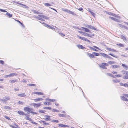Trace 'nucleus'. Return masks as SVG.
<instances>
[{
  "label": "nucleus",
  "mask_w": 128,
  "mask_h": 128,
  "mask_svg": "<svg viewBox=\"0 0 128 128\" xmlns=\"http://www.w3.org/2000/svg\"><path fill=\"white\" fill-rule=\"evenodd\" d=\"M0 100L2 102L4 103L5 104H6V101L4 98L3 99H0Z\"/></svg>",
  "instance_id": "20"
},
{
  "label": "nucleus",
  "mask_w": 128,
  "mask_h": 128,
  "mask_svg": "<svg viewBox=\"0 0 128 128\" xmlns=\"http://www.w3.org/2000/svg\"><path fill=\"white\" fill-rule=\"evenodd\" d=\"M106 13L107 14H108L112 16V14H113L112 12H106Z\"/></svg>",
  "instance_id": "43"
},
{
  "label": "nucleus",
  "mask_w": 128,
  "mask_h": 128,
  "mask_svg": "<svg viewBox=\"0 0 128 128\" xmlns=\"http://www.w3.org/2000/svg\"><path fill=\"white\" fill-rule=\"evenodd\" d=\"M6 15H7L8 16V17L9 18H11L12 17V16L11 14L10 13L7 12H6Z\"/></svg>",
  "instance_id": "16"
},
{
  "label": "nucleus",
  "mask_w": 128,
  "mask_h": 128,
  "mask_svg": "<svg viewBox=\"0 0 128 128\" xmlns=\"http://www.w3.org/2000/svg\"><path fill=\"white\" fill-rule=\"evenodd\" d=\"M44 5L46 6H52V5L48 3H45L44 4Z\"/></svg>",
  "instance_id": "29"
},
{
  "label": "nucleus",
  "mask_w": 128,
  "mask_h": 128,
  "mask_svg": "<svg viewBox=\"0 0 128 128\" xmlns=\"http://www.w3.org/2000/svg\"><path fill=\"white\" fill-rule=\"evenodd\" d=\"M68 13L74 15H76L74 12L70 10L69 11Z\"/></svg>",
  "instance_id": "31"
},
{
  "label": "nucleus",
  "mask_w": 128,
  "mask_h": 128,
  "mask_svg": "<svg viewBox=\"0 0 128 128\" xmlns=\"http://www.w3.org/2000/svg\"><path fill=\"white\" fill-rule=\"evenodd\" d=\"M108 48V50L110 51H111L112 52H116V51L114 50V49H111L110 48Z\"/></svg>",
  "instance_id": "21"
},
{
  "label": "nucleus",
  "mask_w": 128,
  "mask_h": 128,
  "mask_svg": "<svg viewBox=\"0 0 128 128\" xmlns=\"http://www.w3.org/2000/svg\"><path fill=\"white\" fill-rule=\"evenodd\" d=\"M124 96L128 98V94H123Z\"/></svg>",
  "instance_id": "64"
},
{
  "label": "nucleus",
  "mask_w": 128,
  "mask_h": 128,
  "mask_svg": "<svg viewBox=\"0 0 128 128\" xmlns=\"http://www.w3.org/2000/svg\"><path fill=\"white\" fill-rule=\"evenodd\" d=\"M52 122H56L57 123L58 122H59V121L58 120H53L52 121Z\"/></svg>",
  "instance_id": "45"
},
{
  "label": "nucleus",
  "mask_w": 128,
  "mask_h": 128,
  "mask_svg": "<svg viewBox=\"0 0 128 128\" xmlns=\"http://www.w3.org/2000/svg\"><path fill=\"white\" fill-rule=\"evenodd\" d=\"M33 100H34V102H37L38 101H40L39 98L34 99Z\"/></svg>",
  "instance_id": "36"
},
{
  "label": "nucleus",
  "mask_w": 128,
  "mask_h": 128,
  "mask_svg": "<svg viewBox=\"0 0 128 128\" xmlns=\"http://www.w3.org/2000/svg\"><path fill=\"white\" fill-rule=\"evenodd\" d=\"M78 9L80 11H81L82 12L84 10H83V8H80V7L79 9L78 8Z\"/></svg>",
  "instance_id": "58"
},
{
  "label": "nucleus",
  "mask_w": 128,
  "mask_h": 128,
  "mask_svg": "<svg viewBox=\"0 0 128 128\" xmlns=\"http://www.w3.org/2000/svg\"><path fill=\"white\" fill-rule=\"evenodd\" d=\"M113 81L115 83H117L120 82V81L118 80H113Z\"/></svg>",
  "instance_id": "27"
},
{
  "label": "nucleus",
  "mask_w": 128,
  "mask_h": 128,
  "mask_svg": "<svg viewBox=\"0 0 128 128\" xmlns=\"http://www.w3.org/2000/svg\"><path fill=\"white\" fill-rule=\"evenodd\" d=\"M18 96L22 97H24L26 96V94L24 93H22L19 94Z\"/></svg>",
  "instance_id": "13"
},
{
  "label": "nucleus",
  "mask_w": 128,
  "mask_h": 128,
  "mask_svg": "<svg viewBox=\"0 0 128 128\" xmlns=\"http://www.w3.org/2000/svg\"><path fill=\"white\" fill-rule=\"evenodd\" d=\"M64 9V10L65 11V12H66L68 13L69 12V11H70L69 10L67 9Z\"/></svg>",
  "instance_id": "53"
},
{
  "label": "nucleus",
  "mask_w": 128,
  "mask_h": 128,
  "mask_svg": "<svg viewBox=\"0 0 128 128\" xmlns=\"http://www.w3.org/2000/svg\"><path fill=\"white\" fill-rule=\"evenodd\" d=\"M78 32L84 35V36H88L90 37H92V36H90V34H88L86 32H82L80 31H78Z\"/></svg>",
  "instance_id": "1"
},
{
  "label": "nucleus",
  "mask_w": 128,
  "mask_h": 128,
  "mask_svg": "<svg viewBox=\"0 0 128 128\" xmlns=\"http://www.w3.org/2000/svg\"><path fill=\"white\" fill-rule=\"evenodd\" d=\"M114 68H119L120 67V66L118 65H114Z\"/></svg>",
  "instance_id": "46"
},
{
  "label": "nucleus",
  "mask_w": 128,
  "mask_h": 128,
  "mask_svg": "<svg viewBox=\"0 0 128 128\" xmlns=\"http://www.w3.org/2000/svg\"><path fill=\"white\" fill-rule=\"evenodd\" d=\"M42 18H44L46 20H48L49 19V17H48V16H44V15L43 16Z\"/></svg>",
  "instance_id": "34"
},
{
  "label": "nucleus",
  "mask_w": 128,
  "mask_h": 128,
  "mask_svg": "<svg viewBox=\"0 0 128 128\" xmlns=\"http://www.w3.org/2000/svg\"><path fill=\"white\" fill-rule=\"evenodd\" d=\"M34 12L36 14H38L39 13V12L38 11L36 10H34Z\"/></svg>",
  "instance_id": "59"
},
{
  "label": "nucleus",
  "mask_w": 128,
  "mask_h": 128,
  "mask_svg": "<svg viewBox=\"0 0 128 128\" xmlns=\"http://www.w3.org/2000/svg\"><path fill=\"white\" fill-rule=\"evenodd\" d=\"M52 111L53 112H59V111L55 109H53L52 110Z\"/></svg>",
  "instance_id": "40"
},
{
  "label": "nucleus",
  "mask_w": 128,
  "mask_h": 128,
  "mask_svg": "<svg viewBox=\"0 0 128 128\" xmlns=\"http://www.w3.org/2000/svg\"><path fill=\"white\" fill-rule=\"evenodd\" d=\"M49 124L48 123L46 122L45 121H44V123L43 125L44 126H47L49 125Z\"/></svg>",
  "instance_id": "48"
},
{
  "label": "nucleus",
  "mask_w": 128,
  "mask_h": 128,
  "mask_svg": "<svg viewBox=\"0 0 128 128\" xmlns=\"http://www.w3.org/2000/svg\"><path fill=\"white\" fill-rule=\"evenodd\" d=\"M58 115L60 117H64L66 116L64 114H59Z\"/></svg>",
  "instance_id": "44"
},
{
  "label": "nucleus",
  "mask_w": 128,
  "mask_h": 128,
  "mask_svg": "<svg viewBox=\"0 0 128 128\" xmlns=\"http://www.w3.org/2000/svg\"><path fill=\"white\" fill-rule=\"evenodd\" d=\"M77 36L80 39H81V40H85V38L84 37L80 36H79L78 35H77Z\"/></svg>",
  "instance_id": "22"
},
{
  "label": "nucleus",
  "mask_w": 128,
  "mask_h": 128,
  "mask_svg": "<svg viewBox=\"0 0 128 128\" xmlns=\"http://www.w3.org/2000/svg\"><path fill=\"white\" fill-rule=\"evenodd\" d=\"M41 105V104L40 103H38L36 104V107H38L40 106Z\"/></svg>",
  "instance_id": "55"
},
{
  "label": "nucleus",
  "mask_w": 128,
  "mask_h": 128,
  "mask_svg": "<svg viewBox=\"0 0 128 128\" xmlns=\"http://www.w3.org/2000/svg\"><path fill=\"white\" fill-rule=\"evenodd\" d=\"M85 26L86 27H88L89 28H90L93 30H97V29L95 28L94 27L92 26L91 25H88L87 24H85Z\"/></svg>",
  "instance_id": "2"
},
{
  "label": "nucleus",
  "mask_w": 128,
  "mask_h": 128,
  "mask_svg": "<svg viewBox=\"0 0 128 128\" xmlns=\"http://www.w3.org/2000/svg\"><path fill=\"white\" fill-rule=\"evenodd\" d=\"M33 17L38 19L39 20H40L41 19V18L39 17L38 16H36L35 15L34 16H33Z\"/></svg>",
  "instance_id": "35"
},
{
  "label": "nucleus",
  "mask_w": 128,
  "mask_h": 128,
  "mask_svg": "<svg viewBox=\"0 0 128 128\" xmlns=\"http://www.w3.org/2000/svg\"><path fill=\"white\" fill-rule=\"evenodd\" d=\"M0 11L3 12H6L7 11L4 10L0 8Z\"/></svg>",
  "instance_id": "42"
},
{
  "label": "nucleus",
  "mask_w": 128,
  "mask_h": 128,
  "mask_svg": "<svg viewBox=\"0 0 128 128\" xmlns=\"http://www.w3.org/2000/svg\"><path fill=\"white\" fill-rule=\"evenodd\" d=\"M4 109L7 110H10L11 109L10 107L8 106H4Z\"/></svg>",
  "instance_id": "25"
},
{
  "label": "nucleus",
  "mask_w": 128,
  "mask_h": 128,
  "mask_svg": "<svg viewBox=\"0 0 128 128\" xmlns=\"http://www.w3.org/2000/svg\"><path fill=\"white\" fill-rule=\"evenodd\" d=\"M39 112H40L42 113H44V110H39Z\"/></svg>",
  "instance_id": "54"
},
{
  "label": "nucleus",
  "mask_w": 128,
  "mask_h": 128,
  "mask_svg": "<svg viewBox=\"0 0 128 128\" xmlns=\"http://www.w3.org/2000/svg\"><path fill=\"white\" fill-rule=\"evenodd\" d=\"M106 75L111 77L113 76V75L110 73H107L106 74Z\"/></svg>",
  "instance_id": "49"
},
{
  "label": "nucleus",
  "mask_w": 128,
  "mask_h": 128,
  "mask_svg": "<svg viewBox=\"0 0 128 128\" xmlns=\"http://www.w3.org/2000/svg\"><path fill=\"white\" fill-rule=\"evenodd\" d=\"M84 41L88 42H90V40H89L88 39H87L86 38H85Z\"/></svg>",
  "instance_id": "63"
},
{
  "label": "nucleus",
  "mask_w": 128,
  "mask_h": 128,
  "mask_svg": "<svg viewBox=\"0 0 128 128\" xmlns=\"http://www.w3.org/2000/svg\"><path fill=\"white\" fill-rule=\"evenodd\" d=\"M89 12L90 13V14H91L92 16L95 17V14H94V12H93L91 11H89Z\"/></svg>",
  "instance_id": "30"
},
{
  "label": "nucleus",
  "mask_w": 128,
  "mask_h": 128,
  "mask_svg": "<svg viewBox=\"0 0 128 128\" xmlns=\"http://www.w3.org/2000/svg\"><path fill=\"white\" fill-rule=\"evenodd\" d=\"M109 18H110V19L114 20V21H116V20H117V19H116V18H114V17H111V16H110L109 17Z\"/></svg>",
  "instance_id": "33"
},
{
  "label": "nucleus",
  "mask_w": 128,
  "mask_h": 128,
  "mask_svg": "<svg viewBox=\"0 0 128 128\" xmlns=\"http://www.w3.org/2000/svg\"><path fill=\"white\" fill-rule=\"evenodd\" d=\"M44 116L46 118L44 119L45 120L50 121L51 120V119L50 118L51 116L46 115Z\"/></svg>",
  "instance_id": "4"
},
{
  "label": "nucleus",
  "mask_w": 128,
  "mask_h": 128,
  "mask_svg": "<svg viewBox=\"0 0 128 128\" xmlns=\"http://www.w3.org/2000/svg\"><path fill=\"white\" fill-rule=\"evenodd\" d=\"M17 21L23 27H24V25L20 21H19L18 20H17Z\"/></svg>",
  "instance_id": "37"
},
{
  "label": "nucleus",
  "mask_w": 128,
  "mask_h": 128,
  "mask_svg": "<svg viewBox=\"0 0 128 128\" xmlns=\"http://www.w3.org/2000/svg\"><path fill=\"white\" fill-rule=\"evenodd\" d=\"M4 117L5 118H6V119L8 120H11V119L10 118H9L8 117V116H4Z\"/></svg>",
  "instance_id": "50"
},
{
  "label": "nucleus",
  "mask_w": 128,
  "mask_h": 128,
  "mask_svg": "<svg viewBox=\"0 0 128 128\" xmlns=\"http://www.w3.org/2000/svg\"><path fill=\"white\" fill-rule=\"evenodd\" d=\"M18 113L20 115H24L25 116H27V114H25L21 110L18 111Z\"/></svg>",
  "instance_id": "5"
},
{
  "label": "nucleus",
  "mask_w": 128,
  "mask_h": 128,
  "mask_svg": "<svg viewBox=\"0 0 128 128\" xmlns=\"http://www.w3.org/2000/svg\"><path fill=\"white\" fill-rule=\"evenodd\" d=\"M108 63L109 64H114L115 63V62H113V61H109V62H108Z\"/></svg>",
  "instance_id": "47"
},
{
  "label": "nucleus",
  "mask_w": 128,
  "mask_h": 128,
  "mask_svg": "<svg viewBox=\"0 0 128 128\" xmlns=\"http://www.w3.org/2000/svg\"><path fill=\"white\" fill-rule=\"evenodd\" d=\"M92 54H94V56H99L100 55L97 52H93L92 53Z\"/></svg>",
  "instance_id": "23"
},
{
  "label": "nucleus",
  "mask_w": 128,
  "mask_h": 128,
  "mask_svg": "<svg viewBox=\"0 0 128 128\" xmlns=\"http://www.w3.org/2000/svg\"><path fill=\"white\" fill-rule=\"evenodd\" d=\"M120 98L123 101H128V99L126 98L124 96H120Z\"/></svg>",
  "instance_id": "6"
},
{
  "label": "nucleus",
  "mask_w": 128,
  "mask_h": 128,
  "mask_svg": "<svg viewBox=\"0 0 128 128\" xmlns=\"http://www.w3.org/2000/svg\"><path fill=\"white\" fill-rule=\"evenodd\" d=\"M28 85L29 86H36V84H29Z\"/></svg>",
  "instance_id": "38"
},
{
  "label": "nucleus",
  "mask_w": 128,
  "mask_h": 128,
  "mask_svg": "<svg viewBox=\"0 0 128 128\" xmlns=\"http://www.w3.org/2000/svg\"><path fill=\"white\" fill-rule=\"evenodd\" d=\"M100 54H101V55L102 56L104 57H105V54H104V53H100Z\"/></svg>",
  "instance_id": "56"
},
{
  "label": "nucleus",
  "mask_w": 128,
  "mask_h": 128,
  "mask_svg": "<svg viewBox=\"0 0 128 128\" xmlns=\"http://www.w3.org/2000/svg\"><path fill=\"white\" fill-rule=\"evenodd\" d=\"M122 66L125 69L127 70L128 69V66L126 65L125 64H122Z\"/></svg>",
  "instance_id": "10"
},
{
  "label": "nucleus",
  "mask_w": 128,
  "mask_h": 128,
  "mask_svg": "<svg viewBox=\"0 0 128 128\" xmlns=\"http://www.w3.org/2000/svg\"><path fill=\"white\" fill-rule=\"evenodd\" d=\"M88 54L89 55V56L90 58H94V54L89 53H88Z\"/></svg>",
  "instance_id": "24"
},
{
  "label": "nucleus",
  "mask_w": 128,
  "mask_h": 128,
  "mask_svg": "<svg viewBox=\"0 0 128 128\" xmlns=\"http://www.w3.org/2000/svg\"><path fill=\"white\" fill-rule=\"evenodd\" d=\"M119 36L123 40H127L126 37L122 35H120Z\"/></svg>",
  "instance_id": "12"
},
{
  "label": "nucleus",
  "mask_w": 128,
  "mask_h": 128,
  "mask_svg": "<svg viewBox=\"0 0 128 128\" xmlns=\"http://www.w3.org/2000/svg\"><path fill=\"white\" fill-rule=\"evenodd\" d=\"M24 110L25 111L29 112V110H31V108L28 107H26L24 108Z\"/></svg>",
  "instance_id": "11"
},
{
  "label": "nucleus",
  "mask_w": 128,
  "mask_h": 128,
  "mask_svg": "<svg viewBox=\"0 0 128 128\" xmlns=\"http://www.w3.org/2000/svg\"><path fill=\"white\" fill-rule=\"evenodd\" d=\"M124 86L126 87H128V84L126 83H125L124 84Z\"/></svg>",
  "instance_id": "60"
},
{
  "label": "nucleus",
  "mask_w": 128,
  "mask_h": 128,
  "mask_svg": "<svg viewBox=\"0 0 128 128\" xmlns=\"http://www.w3.org/2000/svg\"><path fill=\"white\" fill-rule=\"evenodd\" d=\"M82 30H84L85 32H88L90 31L89 30L86 28L82 27Z\"/></svg>",
  "instance_id": "8"
},
{
  "label": "nucleus",
  "mask_w": 128,
  "mask_h": 128,
  "mask_svg": "<svg viewBox=\"0 0 128 128\" xmlns=\"http://www.w3.org/2000/svg\"><path fill=\"white\" fill-rule=\"evenodd\" d=\"M44 104L45 105H50L51 104L49 102H45L44 103Z\"/></svg>",
  "instance_id": "28"
},
{
  "label": "nucleus",
  "mask_w": 128,
  "mask_h": 128,
  "mask_svg": "<svg viewBox=\"0 0 128 128\" xmlns=\"http://www.w3.org/2000/svg\"><path fill=\"white\" fill-rule=\"evenodd\" d=\"M119 26H120L122 28H126V29L127 28L126 26H125L122 24H119Z\"/></svg>",
  "instance_id": "18"
},
{
  "label": "nucleus",
  "mask_w": 128,
  "mask_h": 128,
  "mask_svg": "<svg viewBox=\"0 0 128 128\" xmlns=\"http://www.w3.org/2000/svg\"><path fill=\"white\" fill-rule=\"evenodd\" d=\"M58 125L60 127H68L69 126L66 124H58Z\"/></svg>",
  "instance_id": "7"
},
{
  "label": "nucleus",
  "mask_w": 128,
  "mask_h": 128,
  "mask_svg": "<svg viewBox=\"0 0 128 128\" xmlns=\"http://www.w3.org/2000/svg\"><path fill=\"white\" fill-rule=\"evenodd\" d=\"M34 94H37L38 95H42L43 94V92H34Z\"/></svg>",
  "instance_id": "15"
},
{
  "label": "nucleus",
  "mask_w": 128,
  "mask_h": 128,
  "mask_svg": "<svg viewBox=\"0 0 128 128\" xmlns=\"http://www.w3.org/2000/svg\"><path fill=\"white\" fill-rule=\"evenodd\" d=\"M100 67L103 69H106L107 68L106 67H105V66L104 65V64H102V63L101 64H100Z\"/></svg>",
  "instance_id": "14"
},
{
  "label": "nucleus",
  "mask_w": 128,
  "mask_h": 128,
  "mask_svg": "<svg viewBox=\"0 0 128 128\" xmlns=\"http://www.w3.org/2000/svg\"><path fill=\"white\" fill-rule=\"evenodd\" d=\"M43 108L45 109H48L49 110H50L52 109L51 108L48 107H44Z\"/></svg>",
  "instance_id": "26"
},
{
  "label": "nucleus",
  "mask_w": 128,
  "mask_h": 128,
  "mask_svg": "<svg viewBox=\"0 0 128 128\" xmlns=\"http://www.w3.org/2000/svg\"><path fill=\"white\" fill-rule=\"evenodd\" d=\"M50 101L52 102H56V100H54V99H50Z\"/></svg>",
  "instance_id": "62"
},
{
  "label": "nucleus",
  "mask_w": 128,
  "mask_h": 128,
  "mask_svg": "<svg viewBox=\"0 0 128 128\" xmlns=\"http://www.w3.org/2000/svg\"><path fill=\"white\" fill-rule=\"evenodd\" d=\"M6 100H9L10 98L7 96H5L4 97V98H3Z\"/></svg>",
  "instance_id": "39"
},
{
  "label": "nucleus",
  "mask_w": 128,
  "mask_h": 128,
  "mask_svg": "<svg viewBox=\"0 0 128 128\" xmlns=\"http://www.w3.org/2000/svg\"><path fill=\"white\" fill-rule=\"evenodd\" d=\"M17 74L14 73H11L10 74L8 75H6L4 76V78H7L8 77H11L12 76H16Z\"/></svg>",
  "instance_id": "3"
},
{
  "label": "nucleus",
  "mask_w": 128,
  "mask_h": 128,
  "mask_svg": "<svg viewBox=\"0 0 128 128\" xmlns=\"http://www.w3.org/2000/svg\"><path fill=\"white\" fill-rule=\"evenodd\" d=\"M44 24V26L46 27H47L48 28H51L52 26H50V25L48 24L45 23L43 22Z\"/></svg>",
  "instance_id": "17"
},
{
  "label": "nucleus",
  "mask_w": 128,
  "mask_h": 128,
  "mask_svg": "<svg viewBox=\"0 0 128 128\" xmlns=\"http://www.w3.org/2000/svg\"><path fill=\"white\" fill-rule=\"evenodd\" d=\"M127 54H122L121 56H124V57H126L127 56Z\"/></svg>",
  "instance_id": "61"
},
{
  "label": "nucleus",
  "mask_w": 128,
  "mask_h": 128,
  "mask_svg": "<svg viewBox=\"0 0 128 128\" xmlns=\"http://www.w3.org/2000/svg\"><path fill=\"white\" fill-rule=\"evenodd\" d=\"M4 62L2 60H0V63L2 64H4Z\"/></svg>",
  "instance_id": "57"
},
{
  "label": "nucleus",
  "mask_w": 128,
  "mask_h": 128,
  "mask_svg": "<svg viewBox=\"0 0 128 128\" xmlns=\"http://www.w3.org/2000/svg\"><path fill=\"white\" fill-rule=\"evenodd\" d=\"M25 118L26 120H29L30 121H32V120H33L32 119L30 118L29 117V116H26Z\"/></svg>",
  "instance_id": "19"
},
{
  "label": "nucleus",
  "mask_w": 128,
  "mask_h": 128,
  "mask_svg": "<svg viewBox=\"0 0 128 128\" xmlns=\"http://www.w3.org/2000/svg\"><path fill=\"white\" fill-rule=\"evenodd\" d=\"M123 72H124V73H123V74H126L127 75H128V72L126 71H124Z\"/></svg>",
  "instance_id": "52"
},
{
  "label": "nucleus",
  "mask_w": 128,
  "mask_h": 128,
  "mask_svg": "<svg viewBox=\"0 0 128 128\" xmlns=\"http://www.w3.org/2000/svg\"><path fill=\"white\" fill-rule=\"evenodd\" d=\"M24 103V102H22L19 101L18 102V104H22Z\"/></svg>",
  "instance_id": "51"
},
{
  "label": "nucleus",
  "mask_w": 128,
  "mask_h": 128,
  "mask_svg": "<svg viewBox=\"0 0 128 128\" xmlns=\"http://www.w3.org/2000/svg\"><path fill=\"white\" fill-rule=\"evenodd\" d=\"M17 80H11L10 81L12 83H14L17 82Z\"/></svg>",
  "instance_id": "41"
},
{
  "label": "nucleus",
  "mask_w": 128,
  "mask_h": 128,
  "mask_svg": "<svg viewBox=\"0 0 128 128\" xmlns=\"http://www.w3.org/2000/svg\"><path fill=\"white\" fill-rule=\"evenodd\" d=\"M77 46L80 48L82 49H86L85 47H84L83 46L80 44L77 45Z\"/></svg>",
  "instance_id": "9"
},
{
  "label": "nucleus",
  "mask_w": 128,
  "mask_h": 128,
  "mask_svg": "<svg viewBox=\"0 0 128 128\" xmlns=\"http://www.w3.org/2000/svg\"><path fill=\"white\" fill-rule=\"evenodd\" d=\"M117 45L121 47H123L124 46V45L123 44L120 43L118 44H117Z\"/></svg>",
  "instance_id": "32"
}]
</instances>
